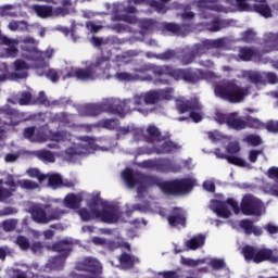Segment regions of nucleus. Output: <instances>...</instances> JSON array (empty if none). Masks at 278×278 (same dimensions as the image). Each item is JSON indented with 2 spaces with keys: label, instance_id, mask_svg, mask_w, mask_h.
<instances>
[{
  "label": "nucleus",
  "instance_id": "f257e3e1",
  "mask_svg": "<svg viewBox=\"0 0 278 278\" xmlns=\"http://www.w3.org/2000/svg\"><path fill=\"white\" fill-rule=\"evenodd\" d=\"M18 45H21L23 51V59H17L13 63L14 73L11 75V79L27 78V71H29V68H35L39 77L46 75L53 84H55L61 76L63 79L75 77L80 81H94L96 79H110V77H112L110 56H98L94 62H83L86 70L70 66L63 72L55 70L47 71V68H49L48 62L53 58V49L49 48L43 52L38 50V40L30 36L18 41Z\"/></svg>",
  "mask_w": 278,
  "mask_h": 278
},
{
  "label": "nucleus",
  "instance_id": "f03ea898",
  "mask_svg": "<svg viewBox=\"0 0 278 278\" xmlns=\"http://www.w3.org/2000/svg\"><path fill=\"white\" fill-rule=\"evenodd\" d=\"M24 138L30 142H51L48 149H64L61 153L65 162H77L78 157L90 155L94 151H112V147L99 146L92 137H75L68 130L47 131L45 128L28 127Z\"/></svg>",
  "mask_w": 278,
  "mask_h": 278
},
{
  "label": "nucleus",
  "instance_id": "7ed1b4c3",
  "mask_svg": "<svg viewBox=\"0 0 278 278\" xmlns=\"http://www.w3.org/2000/svg\"><path fill=\"white\" fill-rule=\"evenodd\" d=\"M87 201V208H80L78 211V216L81 220H100L101 223H106L108 225H114L115 223H125V216H129V212L122 213L118 206H114L101 200L100 192L86 193L81 192L78 194L68 193L64 200L63 204L70 210H77L81 204V201Z\"/></svg>",
  "mask_w": 278,
  "mask_h": 278
},
{
  "label": "nucleus",
  "instance_id": "20e7f679",
  "mask_svg": "<svg viewBox=\"0 0 278 278\" xmlns=\"http://www.w3.org/2000/svg\"><path fill=\"white\" fill-rule=\"evenodd\" d=\"M160 103V92L157 90H150L147 92L135 94L131 100H121L116 98L104 99L99 104H83L78 106L79 116H99L102 112L109 114H117V116H125L130 110H137L141 114H149L151 110L147 105H155Z\"/></svg>",
  "mask_w": 278,
  "mask_h": 278
},
{
  "label": "nucleus",
  "instance_id": "39448f33",
  "mask_svg": "<svg viewBox=\"0 0 278 278\" xmlns=\"http://www.w3.org/2000/svg\"><path fill=\"white\" fill-rule=\"evenodd\" d=\"M122 177L128 188H136L138 197L142 192H147L149 186H159L165 194H175V181H162L159 178L149 177L140 173H135L130 168H126L122 172Z\"/></svg>",
  "mask_w": 278,
  "mask_h": 278
},
{
  "label": "nucleus",
  "instance_id": "423d86ee",
  "mask_svg": "<svg viewBox=\"0 0 278 278\" xmlns=\"http://www.w3.org/2000/svg\"><path fill=\"white\" fill-rule=\"evenodd\" d=\"M215 97L228 103H242L249 96V88L236 84V80H224L214 86Z\"/></svg>",
  "mask_w": 278,
  "mask_h": 278
},
{
  "label": "nucleus",
  "instance_id": "0eeeda50",
  "mask_svg": "<svg viewBox=\"0 0 278 278\" xmlns=\"http://www.w3.org/2000/svg\"><path fill=\"white\" fill-rule=\"evenodd\" d=\"M28 212L33 220L39 225H47L53 220H60L66 214L65 210L53 208L49 204H33Z\"/></svg>",
  "mask_w": 278,
  "mask_h": 278
},
{
  "label": "nucleus",
  "instance_id": "6e6552de",
  "mask_svg": "<svg viewBox=\"0 0 278 278\" xmlns=\"http://www.w3.org/2000/svg\"><path fill=\"white\" fill-rule=\"evenodd\" d=\"M176 110L179 114L189 112V116H180L177 118L180 123L190 119L193 123H201V121H203V105L199 101V98H191L189 100L176 99Z\"/></svg>",
  "mask_w": 278,
  "mask_h": 278
},
{
  "label": "nucleus",
  "instance_id": "1a4fd4ad",
  "mask_svg": "<svg viewBox=\"0 0 278 278\" xmlns=\"http://www.w3.org/2000/svg\"><path fill=\"white\" fill-rule=\"evenodd\" d=\"M53 250L61 253V255L52 257L48 261L45 266L46 273H51V270H60L64 267V262H66V257L73 251V241L63 240L53 245Z\"/></svg>",
  "mask_w": 278,
  "mask_h": 278
},
{
  "label": "nucleus",
  "instance_id": "9d476101",
  "mask_svg": "<svg viewBox=\"0 0 278 278\" xmlns=\"http://www.w3.org/2000/svg\"><path fill=\"white\" fill-rule=\"evenodd\" d=\"M101 263L92 257H86L76 264V270H83L85 273H92L91 275L77 274L75 271L71 273L68 278H103L101 275L96 273H101Z\"/></svg>",
  "mask_w": 278,
  "mask_h": 278
},
{
  "label": "nucleus",
  "instance_id": "9b49d317",
  "mask_svg": "<svg viewBox=\"0 0 278 278\" xmlns=\"http://www.w3.org/2000/svg\"><path fill=\"white\" fill-rule=\"evenodd\" d=\"M240 210L243 216H262V213L264 212V202L249 193L243 195L240 203Z\"/></svg>",
  "mask_w": 278,
  "mask_h": 278
},
{
  "label": "nucleus",
  "instance_id": "f8f14e48",
  "mask_svg": "<svg viewBox=\"0 0 278 278\" xmlns=\"http://www.w3.org/2000/svg\"><path fill=\"white\" fill-rule=\"evenodd\" d=\"M30 8L39 18H54L58 16H66L71 14V10L64 7L53 8V5L49 4H34Z\"/></svg>",
  "mask_w": 278,
  "mask_h": 278
},
{
  "label": "nucleus",
  "instance_id": "ddd939ff",
  "mask_svg": "<svg viewBox=\"0 0 278 278\" xmlns=\"http://www.w3.org/2000/svg\"><path fill=\"white\" fill-rule=\"evenodd\" d=\"M205 77V72L203 70H192L188 68H178L175 70V80L176 81H186V84H199Z\"/></svg>",
  "mask_w": 278,
  "mask_h": 278
},
{
  "label": "nucleus",
  "instance_id": "4468645a",
  "mask_svg": "<svg viewBox=\"0 0 278 278\" xmlns=\"http://www.w3.org/2000/svg\"><path fill=\"white\" fill-rule=\"evenodd\" d=\"M197 178L187 176L175 179V197H188L198 186Z\"/></svg>",
  "mask_w": 278,
  "mask_h": 278
},
{
  "label": "nucleus",
  "instance_id": "2eb2a0df",
  "mask_svg": "<svg viewBox=\"0 0 278 278\" xmlns=\"http://www.w3.org/2000/svg\"><path fill=\"white\" fill-rule=\"evenodd\" d=\"M241 255H243L245 262L262 264V262H264L266 252H264V248H257L254 245L247 244L242 248Z\"/></svg>",
  "mask_w": 278,
  "mask_h": 278
},
{
  "label": "nucleus",
  "instance_id": "dca6fc26",
  "mask_svg": "<svg viewBox=\"0 0 278 278\" xmlns=\"http://www.w3.org/2000/svg\"><path fill=\"white\" fill-rule=\"evenodd\" d=\"M126 12L128 13L127 15H121V4H113L112 21H124V23H129L130 25L136 24L138 20L131 15L136 12V8L128 7Z\"/></svg>",
  "mask_w": 278,
  "mask_h": 278
},
{
  "label": "nucleus",
  "instance_id": "f3484780",
  "mask_svg": "<svg viewBox=\"0 0 278 278\" xmlns=\"http://www.w3.org/2000/svg\"><path fill=\"white\" fill-rule=\"evenodd\" d=\"M237 58L241 62H253V60H257V58H260V51H257L255 47H239Z\"/></svg>",
  "mask_w": 278,
  "mask_h": 278
},
{
  "label": "nucleus",
  "instance_id": "a211bd4d",
  "mask_svg": "<svg viewBox=\"0 0 278 278\" xmlns=\"http://www.w3.org/2000/svg\"><path fill=\"white\" fill-rule=\"evenodd\" d=\"M48 179L49 188L52 190H58V188H73V182L68 180H63L60 174L46 175Z\"/></svg>",
  "mask_w": 278,
  "mask_h": 278
},
{
  "label": "nucleus",
  "instance_id": "6ab92c4d",
  "mask_svg": "<svg viewBox=\"0 0 278 278\" xmlns=\"http://www.w3.org/2000/svg\"><path fill=\"white\" fill-rule=\"evenodd\" d=\"M14 180L12 178L7 180L0 179V202L8 203L12 198V190H14Z\"/></svg>",
  "mask_w": 278,
  "mask_h": 278
},
{
  "label": "nucleus",
  "instance_id": "aec40b11",
  "mask_svg": "<svg viewBox=\"0 0 278 278\" xmlns=\"http://www.w3.org/2000/svg\"><path fill=\"white\" fill-rule=\"evenodd\" d=\"M7 179H13V182H14V188L11 191V197H14V192H16V188L18 187L22 188V190H36L40 188V186L34 180H29V179L16 180L12 175H9Z\"/></svg>",
  "mask_w": 278,
  "mask_h": 278
},
{
  "label": "nucleus",
  "instance_id": "412c9836",
  "mask_svg": "<svg viewBox=\"0 0 278 278\" xmlns=\"http://www.w3.org/2000/svg\"><path fill=\"white\" fill-rule=\"evenodd\" d=\"M228 127L235 131L247 129L245 117H239L237 113L228 114Z\"/></svg>",
  "mask_w": 278,
  "mask_h": 278
},
{
  "label": "nucleus",
  "instance_id": "4be33fe9",
  "mask_svg": "<svg viewBox=\"0 0 278 278\" xmlns=\"http://www.w3.org/2000/svg\"><path fill=\"white\" fill-rule=\"evenodd\" d=\"M239 227L243 229L245 236H251L252 233L254 236H262V233H264L262 228L253 225V220L251 219H242L239 223Z\"/></svg>",
  "mask_w": 278,
  "mask_h": 278
},
{
  "label": "nucleus",
  "instance_id": "5701e85b",
  "mask_svg": "<svg viewBox=\"0 0 278 278\" xmlns=\"http://www.w3.org/2000/svg\"><path fill=\"white\" fill-rule=\"evenodd\" d=\"M253 11L256 12V14L263 16L264 18L273 17V9H270V5H268V2L266 0L256 1V3L253 4Z\"/></svg>",
  "mask_w": 278,
  "mask_h": 278
},
{
  "label": "nucleus",
  "instance_id": "b1692460",
  "mask_svg": "<svg viewBox=\"0 0 278 278\" xmlns=\"http://www.w3.org/2000/svg\"><path fill=\"white\" fill-rule=\"evenodd\" d=\"M264 53H270V51H278V33H269L264 38Z\"/></svg>",
  "mask_w": 278,
  "mask_h": 278
},
{
  "label": "nucleus",
  "instance_id": "393cba45",
  "mask_svg": "<svg viewBox=\"0 0 278 278\" xmlns=\"http://www.w3.org/2000/svg\"><path fill=\"white\" fill-rule=\"evenodd\" d=\"M118 81H152L151 76H140L138 74L131 75L127 72H119L115 75Z\"/></svg>",
  "mask_w": 278,
  "mask_h": 278
},
{
  "label": "nucleus",
  "instance_id": "a878e982",
  "mask_svg": "<svg viewBox=\"0 0 278 278\" xmlns=\"http://www.w3.org/2000/svg\"><path fill=\"white\" fill-rule=\"evenodd\" d=\"M132 134L135 140H144L142 136V128H136L135 126H125L117 128V138Z\"/></svg>",
  "mask_w": 278,
  "mask_h": 278
},
{
  "label": "nucleus",
  "instance_id": "bb28decb",
  "mask_svg": "<svg viewBox=\"0 0 278 278\" xmlns=\"http://www.w3.org/2000/svg\"><path fill=\"white\" fill-rule=\"evenodd\" d=\"M204 27L207 31H220V29H227L229 27V22L227 20H220V17H214L212 22L206 23Z\"/></svg>",
  "mask_w": 278,
  "mask_h": 278
},
{
  "label": "nucleus",
  "instance_id": "cd10ccee",
  "mask_svg": "<svg viewBox=\"0 0 278 278\" xmlns=\"http://www.w3.org/2000/svg\"><path fill=\"white\" fill-rule=\"evenodd\" d=\"M186 247L187 249H189V251H197L199 249H202V247H205V235L199 233L193 238L187 240Z\"/></svg>",
  "mask_w": 278,
  "mask_h": 278
},
{
  "label": "nucleus",
  "instance_id": "c85d7f7f",
  "mask_svg": "<svg viewBox=\"0 0 278 278\" xmlns=\"http://www.w3.org/2000/svg\"><path fill=\"white\" fill-rule=\"evenodd\" d=\"M218 0H199L198 5L203 10H212L213 12H225V7L217 4Z\"/></svg>",
  "mask_w": 278,
  "mask_h": 278
},
{
  "label": "nucleus",
  "instance_id": "c756f323",
  "mask_svg": "<svg viewBox=\"0 0 278 278\" xmlns=\"http://www.w3.org/2000/svg\"><path fill=\"white\" fill-rule=\"evenodd\" d=\"M214 212L219 218H229L231 211L227 207V203L223 201H216L214 204Z\"/></svg>",
  "mask_w": 278,
  "mask_h": 278
},
{
  "label": "nucleus",
  "instance_id": "7c9ffc66",
  "mask_svg": "<svg viewBox=\"0 0 278 278\" xmlns=\"http://www.w3.org/2000/svg\"><path fill=\"white\" fill-rule=\"evenodd\" d=\"M134 264H138V257L131 256L127 253H124L119 256V267L124 270L131 268Z\"/></svg>",
  "mask_w": 278,
  "mask_h": 278
},
{
  "label": "nucleus",
  "instance_id": "2f4dec72",
  "mask_svg": "<svg viewBox=\"0 0 278 278\" xmlns=\"http://www.w3.org/2000/svg\"><path fill=\"white\" fill-rule=\"evenodd\" d=\"M31 25H29L25 21H11L8 25V28L10 31H29V28Z\"/></svg>",
  "mask_w": 278,
  "mask_h": 278
},
{
  "label": "nucleus",
  "instance_id": "473e14b6",
  "mask_svg": "<svg viewBox=\"0 0 278 278\" xmlns=\"http://www.w3.org/2000/svg\"><path fill=\"white\" fill-rule=\"evenodd\" d=\"M192 50L195 52L198 58H201V55H205L207 51L212 50L210 46V39L202 40L199 43H195L192 48Z\"/></svg>",
  "mask_w": 278,
  "mask_h": 278
},
{
  "label": "nucleus",
  "instance_id": "72a5a7b5",
  "mask_svg": "<svg viewBox=\"0 0 278 278\" xmlns=\"http://www.w3.org/2000/svg\"><path fill=\"white\" fill-rule=\"evenodd\" d=\"M33 154H35L36 157H38V160H41V162H49V163L55 162V154H53V152L49 150L35 151L33 152Z\"/></svg>",
  "mask_w": 278,
  "mask_h": 278
},
{
  "label": "nucleus",
  "instance_id": "f704fd0d",
  "mask_svg": "<svg viewBox=\"0 0 278 278\" xmlns=\"http://www.w3.org/2000/svg\"><path fill=\"white\" fill-rule=\"evenodd\" d=\"M154 73L160 75L159 80H154V84H170V78L164 79V75L173 77V72H168V67H157Z\"/></svg>",
  "mask_w": 278,
  "mask_h": 278
},
{
  "label": "nucleus",
  "instance_id": "c9c22d12",
  "mask_svg": "<svg viewBox=\"0 0 278 278\" xmlns=\"http://www.w3.org/2000/svg\"><path fill=\"white\" fill-rule=\"evenodd\" d=\"M186 220V211L180 207H175V227H181L185 229Z\"/></svg>",
  "mask_w": 278,
  "mask_h": 278
},
{
  "label": "nucleus",
  "instance_id": "e433bc0d",
  "mask_svg": "<svg viewBox=\"0 0 278 278\" xmlns=\"http://www.w3.org/2000/svg\"><path fill=\"white\" fill-rule=\"evenodd\" d=\"M263 253H265L264 262H271V264H277L278 262V249H267L263 248Z\"/></svg>",
  "mask_w": 278,
  "mask_h": 278
},
{
  "label": "nucleus",
  "instance_id": "4c0bfd02",
  "mask_svg": "<svg viewBox=\"0 0 278 278\" xmlns=\"http://www.w3.org/2000/svg\"><path fill=\"white\" fill-rule=\"evenodd\" d=\"M180 264L182 266H187L188 268H197V266H201V264H205V260H194L181 256Z\"/></svg>",
  "mask_w": 278,
  "mask_h": 278
},
{
  "label": "nucleus",
  "instance_id": "58836bf2",
  "mask_svg": "<svg viewBox=\"0 0 278 278\" xmlns=\"http://www.w3.org/2000/svg\"><path fill=\"white\" fill-rule=\"evenodd\" d=\"M261 127H264V123L258 118L251 117V115L245 116V129H261Z\"/></svg>",
  "mask_w": 278,
  "mask_h": 278
},
{
  "label": "nucleus",
  "instance_id": "ea45409f",
  "mask_svg": "<svg viewBox=\"0 0 278 278\" xmlns=\"http://www.w3.org/2000/svg\"><path fill=\"white\" fill-rule=\"evenodd\" d=\"M2 112L7 114V116H10V122H4V125H16V118H18V113L14 111V109H11L9 105H5L2 108Z\"/></svg>",
  "mask_w": 278,
  "mask_h": 278
},
{
  "label": "nucleus",
  "instance_id": "a19ab883",
  "mask_svg": "<svg viewBox=\"0 0 278 278\" xmlns=\"http://www.w3.org/2000/svg\"><path fill=\"white\" fill-rule=\"evenodd\" d=\"M197 58H199V55L192 48L189 52H186L181 56L180 62H181L182 66H188V64H192V62H194V60H197Z\"/></svg>",
  "mask_w": 278,
  "mask_h": 278
},
{
  "label": "nucleus",
  "instance_id": "79ce46f5",
  "mask_svg": "<svg viewBox=\"0 0 278 278\" xmlns=\"http://www.w3.org/2000/svg\"><path fill=\"white\" fill-rule=\"evenodd\" d=\"M136 55H138V51L130 50V51L125 52L122 55H117L116 62L119 63V65L121 64H129V62H131V59H129V58H134Z\"/></svg>",
  "mask_w": 278,
  "mask_h": 278
},
{
  "label": "nucleus",
  "instance_id": "37998d69",
  "mask_svg": "<svg viewBox=\"0 0 278 278\" xmlns=\"http://www.w3.org/2000/svg\"><path fill=\"white\" fill-rule=\"evenodd\" d=\"M173 150V142L168 140L160 141L157 147L154 149L155 153H170Z\"/></svg>",
  "mask_w": 278,
  "mask_h": 278
},
{
  "label": "nucleus",
  "instance_id": "c03bdc74",
  "mask_svg": "<svg viewBox=\"0 0 278 278\" xmlns=\"http://www.w3.org/2000/svg\"><path fill=\"white\" fill-rule=\"evenodd\" d=\"M227 162L233 166H240L241 168H249V163L240 156L228 155Z\"/></svg>",
  "mask_w": 278,
  "mask_h": 278
},
{
  "label": "nucleus",
  "instance_id": "a18cd8bd",
  "mask_svg": "<svg viewBox=\"0 0 278 278\" xmlns=\"http://www.w3.org/2000/svg\"><path fill=\"white\" fill-rule=\"evenodd\" d=\"M147 134H148L149 137L144 136V130H142V135L141 136L144 139H139V140H147V141H149V140H151V138H159L160 137V130L157 129V127H155L153 125H151V126H149L147 128Z\"/></svg>",
  "mask_w": 278,
  "mask_h": 278
},
{
  "label": "nucleus",
  "instance_id": "49530a36",
  "mask_svg": "<svg viewBox=\"0 0 278 278\" xmlns=\"http://www.w3.org/2000/svg\"><path fill=\"white\" fill-rule=\"evenodd\" d=\"M143 168H156V170H160V173H168L169 167L168 165H165V167L157 166V161H144L142 163Z\"/></svg>",
  "mask_w": 278,
  "mask_h": 278
},
{
  "label": "nucleus",
  "instance_id": "de8ad7c7",
  "mask_svg": "<svg viewBox=\"0 0 278 278\" xmlns=\"http://www.w3.org/2000/svg\"><path fill=\"white\" fill-rule=\"evenodd\" d=\"M58 31H62V34H64L65 36H71V39L73 40V42H77V40H79V36H77V34L75 33V26L72 25V29L68 30L67 27L64 26H59L56 27Z\"/></svg>",
  "mask_w": 278,
  "mask_h": 278
},
{
  "label": "nucleus",
  "instance_id": "09e8293b",
  "mask_svg": "<svg viewBox=\"0 0 278 278\" xmlns=\"http://www.w3.org/2000/svg\"><path fill=\"white\" fill-rule=\"evenodd\" d=\"M156 91L160 93L159 101H170L175 94L173 88L159 89Z\"/></svg>",
  "mask_w": 278,
  "mask_h": 278
},
{
  "label": "nucleus",
  "instance_id": "8fccbe9b",
  "mask_svg": "<svg viewBox=\"0 0 278 278\" xmlns=\"http://www.w3.org/2000/svg\"><path fill=\"white\" fill-rule=\"evenodd\" d=\"M98 127H103L104 129H116L118 127L117 119H102L98 123Z\"/></svg>",
  "mask_w": 278,
  "mask_h": 278
},
{
  "label": "nucleus",
  "instance_id": "3c124183",
  "mask_svg": "<svg viewBox=\"0 0 278 278\" xmlns=\"http://www.w3.org/2000/svg\"><path fill=\"white\" fill-rule=\"evenodd\" d=\"M140 28H141V31L139 34H141V36H144V34H149V31L153 29V21L142 20L140 22Z\"/></svg>",
  "mask_w": 278,
  "mask_h": 278
},
{
  "label": "nucleus",
  "instance_id": "603ef678",
  "mask_svg": "<svg viewBox=\"0 0 278 278\" xmlns=\"http://www.w3.org/2000/svg\"><path fill=\"white\" fill-rule=\"evenodd\" d=\"M26 173L28 177H35L36 179H38L39 184H42V181L47 180V175L40 174V170H38L37 168L27 169Z\"/></svg>",
  "mask_w": 278,
  "mask_h": 278
},
{
  "label": "nucleus",
  "instance_id": "864d4df0",
  "mask_svg": "<svg viewBox=\"0 0 278 278\" xmlns=\"http://www.w3.org/2000/svg\"><path fill=\"white\" fill-rule=\"evenodd\" d=\"M208 266H211V268L213 270H223V268H225V260L223 258H213L210 261Z\"/></svg>",
  "mask_w": 278,
  "mask_h": 278
},
{
  "label": "nucleus",
  "instance_id": "5fc2aeb1",
  "mask_svg": "<svg viewBox=\"0 0 278 278\" xmlns=\"http://www.w3.org/2000/svg\"><path fill=\"white\" fill-rule=\"evenodd\" d=\"M15 244H17L22 251H27V249H29V239H27V237L18 236L15 240Z\"/></svg>",
  "mask_w": 278,
  "mask_h": 278
},
{
  "label": "nucleus",
  "instance_id": "6e6d98bb",
  "mask_svg": "<svg viewBox=\"0 0 278 278\" xmlns=\"http://www.w3.org/2000/svg\"><path fill=\"white\" fill-rule=\"evenodd\" d=\"M248 80L251 84H262V81H264V77L257 72H250L248 74Z\"/></svg>",
  "mask_w": 278,
  "mask_h": 278
},
{
  "label": "nucleus",
  "instance_id": "4d7b16f0",
  "mask_svg": "<svg viewBox=\"0 0 278 278\" xmlns=\"http://www.w3.org/2000/svg\"><path fill=\"white\" fill-rule=\"evenodd\" d=\"M17 102L20 103V105H30V103H33L31 92L30 91L23 92Z\"/></svg>",
  "mask_w": 278,
  "mask_h": 278
},
{
  "label": "nucleus",
  "instance_id": "13d9d810",
  "mask_svg": "<svg viewBox=\"0 0 278 278\" xmlns=\"http://www.w3.org/2000/svg\"><path fill=\"white\" fill-rule=\"evenodd\" d=\"M16 225H18V220L9 219L2 223V228L4 229V231H14V229H16Z\"/></svg>",
  "mask_w": 278,
  "mask_h": 278
},
{
  "label": "nucleus",
  "instance_id": "bf43d9fd",
  "mask_svg": "<svg viewBox=\"0 0 278 278\" xmlns=\"http://www.w3.org/2000/svg\"><path fill=\"white\" fill-rule=\"evenodd\" d=\"M247 142H249V144H251L252 147H260V144H262V138L257 135H249L245 138Z\"/></svg>",
  "mask_w": 278,
  "mask_h": 278
},
{
  "label": "nucleus",
  "instance_id": "052dcab7",
  "mask_svg": "<svg viewBox=\"0 0 278 278\" xmlns=\"http://www.w3.org/2000/svg\"><path fill=\"white\" fill-rule=\"evenodd\" d=\"M227 153L230 155H236L240 153V143L238 142H230L226 148Z\"/></svg>",
  "mask_w": 278,
  "mask_h": 278
},
{
  "label": "nucleus",
  "instance_id": "680f3d73",
  "mask_svg": "<svg viewBox=\"0 0 278 278\" xmlns=\"http://www.w3.org/2000/svg\"><path fill=\"white\" fill-rule=\"evenodd\" d=\"M226 205H229L232 208V212H235L236 214H240L241 210H240V205H238V201H236V199L233 198H228L225 201Z\"/></svg>",
  "mask_w": 278,
  "mask_h": 278
},
{
  "label": "nucleus",
  "instance_id": "e2e57ef3",
  "mask_svg": "<svg viewBox=\"0 0 278 278\" xmlns=\"http://www.w3.org/2000/svg\"><path fill=\"white\" fill-rule=\"evenodd\" d=\"M253 40H255V33L253 30L248 29L242 34L243 42L251 43V42H253Z\"/></svg>",
  "mask_w": 278,
  "mask_h": 278
},
{
  "label": "nucleus",
  "instance_id": "0e129e2a",
  "mask_svg": "<svg viewBox=\"0 0 278 278\" xmlns=\"http://www.w3.org/2000/svg\"><path fill=\"white\" fill-rule=\"evenodd\" d=\"M208 45L211 49H223L225 47V40L223 39H208Z\"/></svg>",
  "mask_w": 278,
  "mask_h": 278
},
{
  "label": "nucleus",
  "instance_id": "69168bd1",
  "mask_svg": "<svg viewBox=\"0 0 278 278\" xmlns=\"http://www.w3.org/2000/svg\"><path fill=\"white\" fill-rule=\"evenodd\" d=\"M265 129H267V131H269L270 134H278V122H267V124L265 125Z\"/></svg>",
  "mask_w": 278,
  "mask_h": 278
},
{
  "label": "nucleus",
  "instance_id": "338daca9",
  "mask_svg": "<svg viewBox=\"0 0 278 278\" xmlns=\"http://www.w3.org/2000/svg\"><path fill=\"white\" fill-rule=\"evenodd\" d=\"M265 79L268 81V84H278V76L274 72L265 73Z\"/></svg>",
  "mask_w": 278,
  "mask_h": 278
},
{
  "label": "nucleus",
  "instance_id": "774afa93",
  "mask_svg": "<svg viewBox=\"0 0 278 278\" xmlns=\"http://www.w3.org/2000/svg\"><path fill=\"white\" fill-rule=\"evenodd\" d=\"M267 177L269 179H274L275 181H278V167H270L268 170H267Z\"/></svg>",
  "mask_w": 278,
  "mask_h": 278
}]
</instances>
